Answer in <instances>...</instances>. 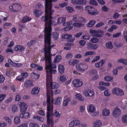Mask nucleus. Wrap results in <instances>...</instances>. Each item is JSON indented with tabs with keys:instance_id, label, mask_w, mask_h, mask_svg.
I'll list each match as a JSON object with an SVG mask.
<instances>
[{
	"instance_id": "6ab92c4d",
	"label": "nucleus",
	"mask_w": 127,
	"mask_h": 127,
	"mask_svg": "<svg viewBox=\"0 0 127 127\" xmlns=\"http://www.w3.org/2000/svg\"><path fill=\"white\" fill-rule=\"evenodd\" d=\"M58 80L59 81L63 82L66 81L67 79L66 76L64 75H62L59 76L58 77Z\"/></svg>"
},
{
	"instance_id": "4468645a",
	"label": "nucleus",
	"mask_w": 127,
	"mask_h": 127,
	"mask_svg": "<svg viewBox=\"0 0 127 127\" xmlns=\"http://www.w3.org/2000/svg\"><path fill=\"white\" fill-rule=\"evenodd\" d=\"M62 98L61 97H57L55 98L54 100H52L51 101L55 105H58L60 104L62 102Z\"/></svg>"
},
{
	"instance_id": "393cba45",
	"label": "nucleus",
	"mask_w": 127,
	"mask_h": 127,
	"mask_svg": "<svg viewBox=\"0 0 127 127\" xmlns=\"http://www.w3.org/2000/svg\"><path fill=\"white\" fill-rule=\"evenodd\" d=\"M102 113L103 116H107L110 114V111L109 110L105 108L103 110Z\"/></svg>"
},
{
	"instance_id": "6e6d98bb",
	"label": "nucleus",
	"mask_w": 127,
	"mask_h": 127,
	"mask_svg": "<svg viewBox=\"0 0 127 127\" xmlns=\"http://www.w3.org/2000/svg\"><path fill=\"white\" fill-rule=\"evenodd\" d=\"M89 3L90 4L95 6H96L98 5L97 2L95 0H90Z\"/></svg>"
},
{
	"instance_id": "37998d69",
	"label": "nucleus",
	"mask_w": 127,
	"mask_h": 127,
	"mask_svg": "<svg viewBox=\"0 0 127 127\" xmlns=\"http://www.w3.org/2000/svg\"><path fill=\"white\" fill-rule=\"evenodd\" d=\"M106 47L110 49H112L113 47V46L111 42H109L107 43L106 44Z\"/></svg>"
},
{
	"instance_id": "bb28decb",
	"label": "nucleus",
	"mask_w": 127,
	"mask_h": 127,
	"mask_svg": "<svg viewBox=\"0 0 127 127\" xmlns=\"http://www.w3.org/2000/svg\"><path fill=\"white\" fill-rule=\"evenodd\" d=\"M79 62V60L71 59L69 61V63L70 65H74L75 64H77Z\"/></svg>"
},
{
	"instance_id": "aec40b11",
	"label": "nucleus",
	"mask_w": 127,
	"mask_h": 127,
	"mask_svg": "<svg viewBox=\"0 0 127 127\" xmlns=\"http://www.w3.org/2000/svg\"><path fill=\"white\" fill-rule=\"evenodd\" d=\"M40 90V88L37 86H35L32 89L31 91L32 94L33 95L38 94Z\"/></svg>"
},
{
	"instance_id": "c9c22d12",
	"label": "nucleus",
	"mask_w": 127,
	"mask_h": 127,
	"mask_svg": "<svg viewBox=\"0 0 127 127\" xmlns=\"http://www.w3.org/2000/svg\"><path fill=\"white\" fill-rule=\"evenodd\" d=\"M80 111L78 112L80 114H82L85 110V106L82 105L79 107Z\"/></svg>"
},
{
	"instance_id": "412c9836",
	"label": "nucleus",
	"mask_w": 127,
	"mask_h": 127,
	"mask_svg": "<svg viewBox=\"0 0 127 127\" xmlns=\"http://www.w3.org/2000/svg\"><path fill=\"white\" fill-rule=\"evenodd\" d=\"M34 85L32 81L31 80H28L26 81L24 84V86L26 88H28L32 87Z\"/></svg>"
},
{
	"instance_id": "39448f33",
	"label": "nucleus",
	"mask_w": 127,
	"mask_h": 127,
	"mask_svg": "<svg viewBox=\"0 0 127 127\" xmlns=\"http://www.w3.org/2000/svg\"><path fill=\"white\" fill-rule=\"evenodd\" d=\"M90 32L92 36L98 37H101L102 35V34L104 33L103 31L100 30H96L91 29Z\"/></svg>"
},
{
	"instance_id": "a19ab883",
	"label": "nucleus",
	"mask_w": 127,
	"mask_h": 127,
	"mask_svg": "<svg viewBox=\"0 0 127 127\" xmlns=\"http://www.w3.org/2000/svg\"><path fill=\"white\" fill-rule=\"evenodd\" d=\"M31 18L28 16H25L23 18L21 22L23 23H24L26 22L30 21L31 20Z\"/></svg>"
},
{
	"instance_id": "e433bc0d",
	"label": "nucleus",
	"mask_w": 127,
	"mask_h": 127,
	"mask_svg": "<svg viewBox=\"0 0 127 127\" xmlns=\"http://www.w3.org/2000/svg\"><path fill=\"white\" fill-rule=\"evenodd\" d=\"M33 119L37 120H38L40 121L43 122L44 120L43 118L38 116H34L33 117Z\"/></svg>"
},
{
	"instance_id": "09e8293b",
	"label": "nucleus",
	"mask_w": 127,
	"mask_h": 127,
	"mask_svg": "<svg viewBox=\"0 0 127 127\" xmlns=\"http://www.w3.org/2000/svg\"><path fill=\"white\" fill-rule=\"evenodd\" d=\"M15 3L10 5L9 7V9L11 11L15 12Z\"/></svg>"
},
{
	"instance_id": "1a4fd4ad",
	"label": "nucleus",
	"mask_w": 127,
	"mask_h": 127,
	"mask_svg": "<svg viewBox=\"0 0 127 127\" xmlns=\"http://www.w3.org/2000/svg\"><path fill=\"white\" fill-rule=\"evenodd\" d=\"M83 95L86 96L92 97L94 95V93L92 90H85L83 91Z\"/></svg>"
},
{
	"instance_id": "de8ad7c7",
	"label": "nucleus",
	"mask_w": 127,
	"mask_h": 127,
	"mask_svg": "<svg viewBox=\"0 0 127 127\" xmlns=\"http://www.w3.org/2000/svg\"><path fill=\"white\" fill-rule=\"evenodd\" d=\"M52 35L53 38L55 40L57 39L59 37V34L58 33L54 32L53 33Z\"/></svg>"
},
{
	"instance_id": "864d4df0",
	"label": "nucleus",
	"mask_w": 127,
	"mask_h": 127,
	"mask_svg": "<svg viewBox=\"0 0 127 127\" xmlns=\"http://www.w3.org/2000/svg\"><path fill=\"white\" fill-rule=\"evenodd\" d=\"M95 54V52L94 51H89L86 52L85 54V56H86L89 55H94Z\"/></svg>"
},
{
	"instance_id": "ea45409f",
	"label": "nucleus",
	"mask_w": 127,
	"mask_h": 127,
	"mask_svg": "<svg viewBox=\"0 0 127 127\" xmlns=\"http://www.w3.org/2000/svg\"><path fill=\"white\" fill-rule=\"evenodd\" d=\"M72 21L75 22H78V21L79 16L77 14H75L72 16Z\"/></svg>"
},
{
	"instance_id": "ddd939ff",
	"label": "nucleus",
	"mask_w": 127,
	"mask_h": 127,
	"mask_svg": "<svg viewBox=\"0 0 127 127\" xmlns=\"http://www.w3.org/2000/svg\"><path fill=\"white\" fill-rule=\"evenodd\" d=\"M63 38L66 39L67 41L70 42H73L74 40V39H72V35L69 34H66L62 36Z\"/></svg>"
},
{
	"instance_id": "a878e982",
	"label": "nucleus",
	"mask_w": 127,
	"mask_h": 127,
	"mask_svg": "<svg viewBox=\"0 0 127 127\" xmlns=\"http://www.w3.org/2000/svg\"><path fill=\"white\" fill-rule=\"evenodd\" d=\"M21 8V6L20 4L17 3H15V12L20 11Z\"/></svg>"
},
{
	"instance_id": "4be33fe9",
	"label": "nucleus",
	"mask_w": 127,
	"mask_h": 127,
	"mask_svg": "<svg viewBox=\"0 0 127 127\" xmlns=\"http://www.w3.org/2000/svg\"><path fill=\"white\" fill-rule=\"evenodd\" d=\"M66 18L64 17H61L58 18L57 20V23L59 24L62 23L64 26L65 25V21Z\"/></svg>"
},
{
	"instance_id": "6e6552de",
	"label": "nucleus",
	"mask_w": 127,
	"mask_h": 127,
	"mask_svg": "<svg viewBox=\"0 0 127 127\" xmlns=\"http://www.w3.org/2000/svg\"><path fill=\"white\" fill-rule=\"evenodd\" d=\"M21 113L25 112L27 111L28 108V105L25 103L19 102H18Z\"/></svg>"
},
{
	"instance_id": "4c0bfd02",
	"label": "nucleus",
	"mask_w": 127,
	"mask_h": 127,
	"mask_svg": "<svg viewBox=\"0 0 127 127\" xmlns=\"http://www.w3.org/2000/svg\"><path fill=\"white\" fill-rule=\"evenodd\" d=\"M3 119L6 122L8 123L9 124H11L12 120L9 117L7 116H4L3 117Z\"/></svg>"
},
{
	"instance_id": "c756f323",
	"label": "nucleus",
	"mask_w": 127,
	"mask_h": 127,
	"mask_svg": "<svg viewBox=\"0 0 127 127\" xmlns=\"http://www.w3.org/2000/svg\"><path fill=\"white\" fill-rule=\"evenodd\" d=\"M71 100L70 97H67L65 99H64L63 103V105L64 106H66L68 105L69 102Z\"/></svg>"
},
{
	"instance_id": "052dcab7",
	"label": "nucleus",
	"mask_w": 127,
	"mask_h": 127,
	"mask_svg": "<svg viewBox=\"0 0 127 127\" xmlns=\"http://www.w3.org/2000/svg\"><path fill=\"white\" fill-rule=\"evenodd\" d=\"M86 21V20L84 18L79 16L78 22L82 23H85Z\"/></svg>"
},
{
	"instance_id": "69168bd1",
	"label": "nucleus",
	"mask_w": 127,
	"mask_h": 127,
	"mask_svg": "<svg viewBox=\"0 0 127 127\" xmlns=\"http://www.w3.org/2000/svg\"><path fill=\"white\" fill-rule=\"evenodd\" d=\"M78 4L83 5L85 4L86 3V1L85 0H78Z\"/></svg>"
},
{
	"instance_id": "5701e85b",
	"label": "nucleus",
	"mask_w": 127,
	"mask_h": 127,
	"mask_svg": "<svg viewBox=\"0 0 127 127\" xmlns=\"http://www.w3.org/2000/svg\"><path fill=\"white\" fill-rule=\"evenodd\" d=\"M74 97L76 99L80 101H83L84 100V97L80 93H77L74 95Z\"/></svg>"
},
{
	"instance_id": "3c124183",
	"label": "nucleus",
	"mask_w": 127,
	"mask_h": 127,
	"mask_svg": "<svg viewBox=\"0 0 127 127\" xmlns=\"http://www.w3.org/2000/svg\"><path fill=\"white\" fill-rule=\"evenodd\" d=\"M91 41L93 43H95L98 42L99 41V39L97 38L93 37L91 39Z\"/></svg>"
},
{
	"instance_id": "dca6fc26",
	"label": "nucleus",
	"mask_w": 127,
	"mask_h": 127,
	"mask_svg": "<svg viewBox=\"0 0 127 127\" xmlns=\"http://www.w3.org/2000/svg\"><path fill=\"white\" fill-rule=\"evenodd\" d=\"M25 49V47L21 45H17L14 47V50L16 51H19L20 52L24 51Z\"/></svg>"
},
{
	"instance_id": "72a5a7b5",
	"label": "nucleus",
	"mask_w": 127,
	"mask_h": 127,
	"mask_svg": "<svg viewBox=\"0 0 127 127\" xmlns=\"http://www.w3.org/2000/svg\"><path fill=\"white\" fill-rule=\"evenodd\" d=\"M119 88H113L111 90V93L113 95H117L118 92Z\"/></svg>"
},
{
	"instance_id": "79ce46f5",
	"label": "nucleus",
	"mask_w": 127,
	"mask_h": 127,
	"mask_svg": "<svg viewBox=\"0 0 127 127\" xmlns=\"http://www.w3.org/2000/svg\"><path fill=\"white\" fill-rule=\"evenodd\" d=\"M62 58L60 55H58L57 56L54 60V62L55 63L58 62H60Z\"/></svg>"
},
{
	"instance_id": "e2e57ef3",
	"label": "nucleus",
	"mask_w": 127,
	"mask_h": 127,
	"mask_svg": "<svg viewBox=\"0 0 127 127\" xmlns=\"http://www.w3.org/2000/svg\"><path fill=\"white\" fill-rule=\"evenodd\" d=\"M122 120L123 122L127 123V114L125 115L122 116Z\"/></svg>"
},
{
	"instance_id": "7c9ffc66",
	"label": "nucleus",
	"mask_w": 127,
	"mask_h": 127,
	"mask_svg": "<svg viewBox=\"0 0 127 127\" xmlns=\"http://www.w3.org/2000/svg\"><path fill=\"white\" fill-rule=\"evenodd\" d=\"M11 110L12 112L13 113L17 112L18 111V107L17 105H14L12 106Z\"/></svg>"
},
{
	"instance_id": "9b49d317",
	"label": "nucleus",
	"mask_w": 127,
	"mask_h": 127,
	"mask_svg": "<svg viewBox=\"0 0 127 127\" xmlns=\"http://www.w3.org/2000/svg\"><path fill=\"white\" fill-rule=\"evenodd\" d=\"M121 110L117 107L115 108L113 111L112 115L114 117H118L121 114Z\"/></svg>"
},
{
	"instance_id": "603ef678",
	"label": "nucleus",
	"mask_w": 127,
	"mask_h": 127,
	"mask_svg": "<svg viewBox=\"0 0 127 127\" xmlns=\"http://www.w3.org/2000/svg\"><path fill=\"white\" fill-rule=\"evenodd\" d=\"M32 75L34 79L36 80L38 79L40 76L39 75L35 73L34 72L32 74Z\"/></svg>"
},
{
	"instance_id": "0eeeda50",
	"label": "nucleus",
	"mask_w": 127,
	"mask_h": 127,
	"mask_svg": "<svg viewBox=\"0 0 127 127\" xmlns=\"http://www.w3.org/2000/svg\"><path fill=\"white\" fill-rule=\"evenodd\" d=\"M77 69L80 71L83 72L86 70L88 67V65L86 64H84L80 63L79 64L76 66Z\"/></svg>"
},
{
	"instance_id": "9d476101",
	"label": "nucleus",
	"mask_w": 127,
	"mask_h": 127,
	"mask_svg": "<svg viewBox=\"0 0 127 127\" xmlns=\"http://www.w3.org/2000/svg\"><path fill=\"white\" fill-rule=\"evenodd\" d=\"M72 84L74 87H75L78 88L82 85L83 83L79 79H76L73 81Z\"/></svg>"
},
{
	"instance_id": "f8f14e48",
	"label": "nucleus",
	"mask_w": 127,
	"mask_h": 127,
	"mask_svg": "<svg viewBox=\"0 0 127 127\" xmlns=\"http://www.w3.org/2000/svg\"><path fill=\"white\" fill-rule=\"evenodd\" d=\"M22 112L19 114V117L22 118L27 119L29 118L31 116L30 113L28 112Z\"/></svg>"
},
{
	"instance_id": "bf43d9fd",
	"label": "nucleus",
	"mask_w": 127,
	"mask_h": 127,
	"mask_svg": "<svg viewBox=\"0 0 127 127\" xmlns=\"http://www.w3.org/2000/svg\"><path fill=\"white\" fill-rule=\"evenodd\" d=\"M35 43V41L34 40H32L28 42L27 44V45L28 46H30L31 45L34 44Z\"/></svg>"
},
{
	"instance_id": "0e129e2a",
	"label": "nucleus",
	"mask_w": 127,
	"mask_h": 127,
	"mask_svg": "<svg viewBox=\"0 0 127 127\" xmlns=\"http://www.w3.org/2000/svg\"><path fill=\"white\" fill-rule=\"evenodd\" d=\"M75 125V126H76L78 125H79L81 123V122L78 120H73Z\"/></svg>"
},
{
	"instance_id": "8fccbe9b",
	"label": "nucleus",
	"mask_w": 127,
	"mask_h": 127,
	"mask_svg": "<svg viewBox=\"0 0 127 127\" xmlns=\"http://www.w3.org/2000/svg\"><path fill=\"white\" fill-rule=\"evenodd\" d=\"M29 127H39V125L37 123H31L29 125Z\"/></svg>"
},
{
	"instance_id": "20e7f679",
	"label": "nucleus",
	"mask_w": 127,
	"mask_h": 127,
	"mask_svg": "<svg viewBox=\"0 0 127 127\" xmlns=\"http://www.w3.org/2000/svg\"><path fill=\"white\" fill-rule=\"evenodd\" d=\"M57 1L56 0H45V13L51 12L53 14L54 10L52 9V2Z\"/></svg>"
},
{
	"instance_id": "2f4dec72",
	"label": "nucleus",
	"mask_w": 127,
	"mask_h": 127,
	"mask_svg": "<svg viewBox=\"0 0 127 127\" xmlns=\"http://www.w3.org/2000/svg\"><path fill=\"white\" fill-rule=\"evenodd\" d=\"M84 24L80 22H75L73 23L72 26H73L76 27L78 28H79L81 27L84 26Z\"/></svg>"
},
{
	"instance_id": "680f3d73",
	"label": "nucleus",
	"mask_w": 127,
	"mask_h": 127,
	"mask_svg": "<svg viewBox=\"0 0 127 127\" xmlns=\"http://www.w3.org/2000/svg\"><path fill=\"white\" fill-rule=\"evenodd\" d=\"M16 80L20 81H23L24 79L21 75H20L17 77Z\"/></svg>"
},
{
	"instance_id": "cd10ccee",
	"label": "nucleus",
	"mask_w": 127,
	"mask_h": 127,
	"mask_svg": "<svg viewBox=\"0 0 127 127\" xmlns=\"http://www.w3.org/2000/svg\"><path fill=\"white\" fill-rule=\"evenodd\" d=\"M34 13L37 17H39L43 13L42 12L37 9L34 10Z\"/></svg>"
},
{
	"instance_id": "f704fd0d",
	"label": "nucleus",
	"mask_w": 127,
	"mask_h": 127,
	"mask_svg": "<svg viewBox=\"0 0 127 127\" xmlns=\"http://www.w3.org/2000/svg\"><path fill=\"white\" fill-rule=\"evenodd\" d=\"M96 21L94 20H91L89 22L87 25V26L89 27H92L95 24Z\"/></svg>"
},
{
	"instance_id": "4d7b16f0",
	"label": "nucleus",
	"mask_w": 127,
	"mask_h": 127,
	"mask_svg": "<svg viewBox=\"0 0 127 127\" xmlns=\"http://www.w3.org/2000/svg\"><path fill=\"white\" fill-rule=\"evenodd\" d=\"M117 95L120 96L123 95L124 94V92L122 89L119 88L118 92Z\"/></svg>"
},
{
	"instance_id": "774afa93",
	"label": "nucleus",
	"mask_w": 127,
	"mask_h": 127,
	"mask_svg": "<svg viewBox=\"0 0 127 127\" xmlns=\"http://www.w3.org/2000/svg\"><path fill=\"white\" fill-rule=\"evenodd\" d=\"M104 23L103 22H101L97 23L96 25V27H100L104 25Z\"/></svg>"
},
{
	"instance_id": "c03bdc74",
	"label": "nucleus",
	"mask_w": 127,
	"mask_h": 127,
	"mask_svg": "<svg viewBox=\"0 0 127 127\" xmlns=\"http://www.w3.org/2000/svg\"><path fill=\"white\" fill-rule=\"evenodd\" d=\"M65 8L69 13H71L74 11V8L70 6L66 7Z\"/></svg>"
},
{
	"instance_id": "7ed1b4c3",
	"label": "nucleus",
	"mask_w": 127,
	"mask_h": 127,
	"mask_svg": "<svg viewBox=\"0 0 127 127\" xmlns=\"http://www.w3.org/2000/svg\"><path fill=\"white\" fill-rule=\"evenodd\" d=\"M53 96L51 97L50 95L47 96L46 102H44L43 104L46 105H47V125L49 126L51 125V127H54V122L53 118L51 117V113L53 110V106L52 104L50 103V99H52Z\"/></svg>"
},
{
	"instance_id": "473e14b6",
	"label": "nucleus",
	"mask_w": 127,
	"mask_h": 127,
	"mask_svg": "<svg viewBox=\"0 0 127 127\" xmlns=\"http://www.w3.org/2000/svg\"><path fill=\"white\" fill-rule=\"evenodd\" d=\"M20 119L19 117L18 116H15L14 119V122L15 124H18L20 123Z\"/></svg>"
},
{
	"instance_id": "f03ea898",
	"label": "nucleus",
	"mask_w": 127,
	"mask_h": 127,
	"mask_svg": "<svg viewBox=\"0 0 127 127\" xmlns=\"http://www.w3.org/2000/svg\"><path fill=\"white\" fill-rule=\"evenodd\" d=\"M51 12H49L45 13V15L43 16L41 18L42 21L45 22V28L44 29L45 32L44 34V43L45 47V39L46 37L47 40H48V43L49 44V48L50 49V50L51 48L55 46L54 45L50 46L51 44V32L52 31V29L51 27V25L55 26L57 25V23L53 20H55L56 19V17H51V15L53 14H51Z\"/></svg>"
},
{
	"instance_id": "5fc2aeb1",
	"label": "nucleus",
	"mask_w": 127,
	"mask_h": 127,
	"mask_svg": "<svg viewBox=\"0 0 127 127\" xmlns=\"http://www.w3.org/2000/svg\"><path fill=\"white\" fill-rule=\"evenodd\" d=\"M104 94L105 96H110V94L108 89L106 90L104 92Z\"/></svg>"
},
{
	"instance_id": "338daca9",
	"label": "nucleus",
	"mask_w": 127,
	"mask_h": 127,
	"mask_svg": "<svg viewBox=\"0 0 127 127\" xmlns=\"http://www.w3.org/2000/svg\"><path fill=\"white\" fill-rule=\"evenodd\" d=\"M68 5V3L67 2H64L62 3H60L59 4V5L60 7H64Z\"/></svg>"
},
{
	"instance_id": "2eb2a0df",
	"label": "nucleus",
	"mask_w": 127,
	"mask_h": 127,
	"mask_svg": "<svg viewBox=\"0 0 127 127\" xmlns=\"http://www.w3.org/2000/svg\"><path fill=\"white\" fill-rule=\"evenodd\" d=\"M9 63L12 66L16 67H19L21 66L22 64L21 63H18L12 61L10 59H9L8 60Z\"/></svg>"
},
{
	"instance_id": "a18cd8bd",
	"label": "nucleus",
	"mask_w": 127,
	"mask_h": 127,
	"mask_svg": "<svg viewBox=\"0 0 127 127\" xmlns=\"http://www.w3.org/2000/svg\"><path fill=\"white\" fill-rule=\"evenodd\" d=\"M113 79V77L109 76H107L104 77V79L105 81H110Z\"/></svg>"
},
{
	"instance_id": "49530a36",
	"label": "nucleus",
	"mask_w": 127,
	"mask_h": 127,
	"mask_svg": "<svg viewBox=\"0 0 127 127\" xmlns=\"http://www.w3.org/2000/svg\"><path fill=\"white\" fill-rule=\"evenodd\" d=\"M61 114L57 110L55 111L54 112L53 114V115L55 117L57 118H59L60 117Z\"/></svg>"
},
{
	"instance_id": "f257e3e1",
	"label": "nucleus",
	"mask_w": 127,
	"mask_h": 127,
	"mask_svg": "<svg viewBox=\"0 0 127 127\" xmlns=\"http://www.w3.org/2000/svg\"><path fill=\"white\" fill-rule=\"evenodd\" d=\"M45 39V48L41 50L42 52H44L45 57L41 58L42 61H45V69L46 74V89L47 95H50L51 97L53 96V93H59L60 91L57 89L58 87V85L56 83L52 82V74H54L57 72L55 69L57 66L54 64L51 63V55L50 53L49 44L46 37Z\"/></svg>"
},
{
	"instance_id": "a211bd4d",
	"label": "nucleus",
	"mask_w": 127,
	"mask_h": 127,
	"mask_svg": "<svg viewBox=\"0 0 127 127\" xmlns=\"http://www.w3.org/2000/svg\"><path fill=\"white\" fill-rule=\"evenodd\" d=\"M102 125L101 121L98 120L95 121L92 124L93 127H100Z\"/></svg>"
},
{
	"instance_id": "b1692460",
	"label": "nucleus",
	"mask_w": 127,
	"mask_h": 127,
	"mask_svg": "<svg viewBox=\"0 0 127 127\" xmlns=\"http://www.w3.org/2000/svg\"><path fill=\"white\" fill-rule=\"evenodd\" d=\"M105 61L103 60H101L98 62L96 63L95 64V65L97 68H99L102 66L105 63Z\"/></svg>"
},
{
	"instance_id": "58836bf2",
	"label": "nucleus",
	"mask_w": 127,
	"mask_h": 127,
	"mask_svg": "<svg viewBox=\"0 0 127 127\" xmlns=\"http://www.w3.org/2000/svg\"><path fill=\"white\" fill-rule=\"evenodd\" d=\"M118 62L123 63L125 64H127V60L123 59H119L117 60Z\"/></svg>"
},
{
	"instance_id": "423d86ee",
	"label": "nucleus",
	"mask_w": 127,
	"mask_h": 127,
	"mask_svg": "<svg viewBox=\"0 0 127 127\" xmlns=\"http://www.w3.org/2000/svg\"><path fill=\"white\" fill-rule=\"evenodd\" d=\"M88 14L92 15H96L98 13V12L95 10V8L91 6H87L85 8Z\"/></svg>"
},
{
	"instance_id": "c85d7f7f",
	"label": "nucleus",
	"mask_w": 127,
	"mask_h": 127,
	"mask_svg": "<svg viewBox=\"0 0 127 127\" xmlns=\"http://www.w3.org/2000/svg\"><path fill=\"white\" fill-rule=\"evenodd\" d=\"M64 66L62 65H59L58 66V69L60 73L63 74L64 73Z\"/></svg>"
},
{
	"instance_id": "f3484780",
	"label": "nucleus",
	"mask_w": 127,
	"mask_h": 127,
	"mask_svg": "<svg viewBox=\"0 0 127 127\" xmlns=\"http://www.w3.org/2000/svg\"><path fill=\"white\" fill-rule=\"evenodd\" d=\"M87 110L89 113H93L95 110V106L93 104H90L87 107Z\"/></svg>"
},
{
	"instance_id": "13d9d810",
	"label": "nucleus",
	"mask_w": 127,
	"mask_h": 127,
	"mask_svg": "<svg viewBox=\"0 0 127 127\" xmlns=\"http://www.w3.org/2000/svg\"><path fill=\"white\" fill-rule=\"evenodd\" d=\"M117 28V26L116 25H113L111 26L110 28L108 30L110 32H112L113 30L116 29Z\"/></svg>"
}]
</instances>
